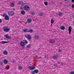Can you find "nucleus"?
<instances>
[{"instance_id":"1","label":"nucleus","mask_w":74,"mask_h":74,"mask_svg":"<svg viewBox=\"0 0 74 74\" xmlns=\"http://www.w3.org/2000/svg\"><path fill=\"white\" fill-rule=\"evenodd\" d=\"M28 43V42L26 40H24V42L21 41V42L20 44L21 46H22V47L23 48H24L25 47V44H27Z\"/></svg>"},{"instance_id":"2","label":"nucleus","mask_w":74,"mask_h":74,"mask_svg":"<svg viewBox=\"0 0 74 74\" xmlns=\"http://www.w3.org/2000/svg\"><path fill=\"white\" fill-rule=\"evenodd\" d=\"M3 30L4 32H8L10 31V29H9V28H8V27H4L3 28Z\"/></svg>"},{"instance_id":"3","label":"nucleus","mask_w":74,"mask_h":74,"mask_svg":"<svg viewBox=\"0 0 74 74\" xmlns=\"http://www.w3.org/2000/svg\"><path fill=\"white\" fill-rule=\"evenodd\" d=\"M24 9L25 11H28L29 9H30V7L28 5H25L24 7Z\"/></svg>"},{"instance_id":"4","label":"nucleus","mask_w":74,"mask_h":74,"mask_svg":"<svg viewBox=\"0 0 74 74\" xmlns=\"http://www.w3.org/2000/svg\"><path fill=\"white\" fill-rule=\"evenodd\" d=\"M3 16H5V19L6 21H8L9 19V17L8 16H7V14H3Z\"/></svg>"},{"instance_id":"5","label":"nucleus","mask_w":74,"mask_h":74,"mask_svg":"<svg viewBox=\"0 0 74 74\" xmlns=\"http://www.w3.org/2000/svg\"><path fill=\"white\" fill-rule=\"evenodd\" d=\"M14 12L13 11H9L8 12V14L10 16H12L14 15Z\"/></svg>"},{"instance_id":"6","label":"nucleus","mask_w":74,"mask_h":74,"mask_svg":"<svg viewBox=\"0 0 74 74\" xmlns=\"http://www.w3.org/2000/svg\"><path fill=\"white\" fill-rule=\"evenodd\" d=\"M4 36L5 38L7 39H11V38L10 36H8V34H6V35H5Z\"/></svg>"},{"instance_id":"7","label":"nucleus","mask_w":74,"mask_h":74,"mask_svg":"<svg viewBox=\"0 0 74 74\" xmlns=\"http://www.w3.org/2000/svg\"><path fill=\"white\" fill-rule=\"evenodd\" d=\"M39 71L38 69H35L34 70V71L33 72H32V74H35V73H36V74H37L38 73Z\"/></svg>"},{"instance_id":"8","label":"nucleus","mask_w":74,"mask_h":74,"mask_svg":"<svg viewBox=\"0 0 74 74\" xmlns=\"http://www.w3.org/2000/svg\"><path fill=\"white\" fill-rule=\"evenodd\" d=\"M27 21L28 23H32V19L30 18H28L27 19Z\"/></svg>"},{"instance_id":"9","label":"nucleus","mask_w":74,"mask_h":74,"mask_svg":"<svg viewBox=\"0 0 74 74\" xmlns=\"http://www.w3.org/2000/svg\"><path fill=\"white\" fill-rule=\"evenodd\" d=\"M25 37L28 39V40H31V38H32V37H31V36L29 35H25Z\"/></svg>"},{"instance_id":"10","label":"nucleus","mask_w":74,"mask_h":74,"mask_svg":"<svg viewBox=\"0 0 74 74\" xmlns=\"http://www.w3.org/2000/svg\"><path fill=\"white\" fill-rule=\"evenodd\" d=\"M29 69L30 70H34V69L36 68L35 67H32V66H30L28 67Z\"/></svg>"},{"instance_id":"11","label":"nucleus","mask_w":74,"mask_h":74,"mask_svg":"<svg viewBox=\"0 0 74 74\" xmlns=\"http://www.w3.org/2000/svg\"><path fill=\"white\" fill-rule=\"evenodd\" d=\"M72 29V28H71V26H70L69 27L68 30L69 32V34H71V32Z\"/></svg>"},{"instance_id":"12","label":"nucleus","mask_w":74,"mask_h":74,"mask_svg":"<svg viewBox=\"0 0 74 74\" xmlns=\"http://www.w3.org/2000/svg\"><path fill=\"white\" fill-rule=\"evenodd\" d=\"M3 62L4 63V64H7V63H8V60H7L6 59H4L3 60Z\"/></svg>"},{"instance_id":"13","label":"nucleus","mask_w":74,"mask_h":74,"mask_svg":"<svg viewBox=\"0 0 74 74\" xmlns=\"http://www.w3.org/2000/svg\"><path fill=\"white\" fill-rule=\"evenodd\" d=\"M55 40H54L51 39L50 40V42L51 44H53L55 42Z\"/></svg>"},{"instance_id":"14","label":"nucleus","mask_w":74,"mask_h":74,"mask_svg":"<svg viewBox=\"0 0 74 74\" xmlns=\"http://www.w3.org/2000/svg\"><path fill=\"white\" fill-rule=\"evenodd\" d=\"M3 53L4 55H7L8 54V51H3Z\"/></svg>"},{"instance_id":"15","label":"nucleus","mask_w":74,"mask_h":74,"mask_svg":"<svg viewBox=\"0 0 74 74\" xmlns=\"http://www.w3.org/2000/svg\"><path fill=\"white\" fill-rule=\"evenodd\" d=\"M23 2L22 1H20L18 2V5H22V4H23Z\"/></svg>"},{"instance_id":"16","label":"nucleus","mask_w":74,"mask_h":74,"mask_svg":"<svg viewBox=\"0 0 74 74\" xmlns=\"http://www.w3.org/2000/svg\"><path fill=\"white\" fill-rule=\"evenodd\" d=\"M60 28L61 30H64L65 29V27L64 26H61Z\"/></svg>"},{"instance_id":"17","label":"nucleus","mask_w":74,"mask_h":74,"mask_svg":"<svg viewBox=\"0 0 74 74\" xmlns=\"http://www.w3.org/2000/svg\"><path fill=\"white\" fill-rule=\"evenodd\" d=\"M58 56L56 55H54L53 56V59H57L58 58Z\"/></svg>"},{"instance_id":"18","label":"nucleus","mask_w":74,"mask_h":74,"mask_svg":"<svg viewBox=\"0 0 74 74\" xmlns=\"http://www.w3.org/2000/svg\"><path fill=\"white\" fill-rule=\"evenodd\" d=\"M38 15L40 16H42L43 15V13L42 12H40L39 13Z\"/></svg>"},{"instance_id":"19","label":"nucleus","mask_w":74,"mask_h":74,"mask_svg":"<svg viewBox=\"0 0 74 74\" xmlns=\"http://www.w3.org/2000/svg\"><path fill=\"white\" fill-rule=\"evenodd\" d=\"M23 32L25 33H27V32H28L27 29H24L23 30Z\"/></svg>"},{"instance_id":"20","label":"nucleus","mask_w":74,"mask_h":74,"mask_svg":"<svg viewBox=\"0 0 74 74\" xmlns=\"http://www.w3.org/2000/svg\"><path fill=\"white\" fill-rule=\"evenodd\" d=\"M21 13L22 15H24L25 14V12L23 10H22L21 11Z\"/></svg>"},{"instance_id":"21","label":"nucleus","mask_w":74,"mask_h":74,"mask_svg":"<svg viewBox=\"0 0 74 74\" xmlns=\"http://www.w3.org/2000/svg\"><path fill=\"white\" fill-rule=\"evenodd\" d=\"M10 5L11 7H14L15 5H14V3H12L10 4Z\"/></svg>"},{"instance_id":"22","label":"nucleus","mask_w":74,"mask_h":74,"mask_svg":"<svg viewBox=\"0 0 74 74\" xmlns=\"http://www.w3.org/2000/svg\"><path fill=\"white\" fill-rule=\"evenodd\" d=\"M33 30L32 29H30V30H29V31H28V32H29V33H32Z\"/></svg>"},{"instance_id":"23","label":"nucleus","mask_w":74,"mask_h":74,"mask_svg":"<svg viewBox=\"0 0 74 74\" xmlns=\"http://www.w3.org/2000/svg\"><path fill=\"white\" fill-rule=\"evenodd\" d=\"M58 15L60 16H62V13L60 12L58 13Z\"/></svg>"},{"instance_id":"24","label":"nucleus","mask_w":74,"mask_h":74,"mask_svg":"<svg viewBox=\"0 0 74 74\" xmlns=\"http://www.w3.org/2000/svg\"><path fill=\"white\" fill-rule=\"evenodd\" d=\"M31 47V45H27L26 48H29L30 47Z\"/></svg>"},{"instance_id":"25","label":"nucleus","mask_w":74,"mask_h":74,"mask_svg":"<svg viewBox=\"0 0 74 74\" xmlns=\"http://www.w3.org/2000/svg\"><path fill=\"white\" fill-rule=\"evenodd\" d=\"M5 43H8V42L3 41L2 42H1L2 44H5Z\"/></svg>"},{"instance_id":"26","label":"nucleus","mask_w":74,"mask_h":74,"mask_svg":"<svg viewBox=\"0 0 74 74\" xmlns=\"http://www.w3.org/2000/svg\"><path fill=\"white\" fill-rule=\"evenodd\" d=\"M19 70H22V67L19 66L18 67Z\"/></svg>"},{"instance_id":"27","label":"nucleus","mask_w":74,"mask_h":74,"mask_svg":"<svg viewBox=\"0 0 74 74\" xmlns=\"http://www.w3.org/2000/svg\"><path fill=\"white\" fill-rule=\"evenodd\" d=\"M31 15H34V14H35V13L34 12H31Z\"/></svg>"},{"instance_id":"28","label":"nucleus","mask_w":74,"mask_h":74,"mask_svg":"<svg viewBox=\"0 0 74 74\" xmlns=\"http://www.w3.org/2000/svg\"><path fill=\"white\" fill-rule=\"evenodd\" d=\"M35 38L36 39H38V36L37 35L35 36Z\"/></svg>"},{"instance_id":"29","label":"nucleus","mask_w":74,"mask_h":74,"mask_svg":"<svg viewBox=\"0 0 74 74\" xmlns=\"http://www.w3.org/2000/svg\"><path fill=\"white\" fill-rule=\"evenodd\" d=\"M53 19H52L51 20V23L53 24Z\"/></svg>"},{"instance_id":"30","label":"nucleus","mask_w":74,"mask_h":74,"mask_svg":"<svg viewBox=\"0 0 74 74\" xmlns=\"http://www.w3.org/2000/svg\"><path fill=\"white\" fill-rule=\"evenodd\" d=\"M44 4L45 5H48V2H45Z\"/></svg>"},{"instance_id":"31","label":"nucleus","mask_w":74,"mask_h":74,"mask_svg":"<svg viewBox=\"0 0 74 74\" xmlns=\"http://www.w3.org/2000/svg\"><path fill=\"white\" fill-rule=\"evenodd\" d=\"M70 74H74V71H72L70 72Z\"/></svg>"},{"instance_id":"32","label":"nucleus","mask_w":74,"mask_h":74,"mask_svg":"<svg viewBox=\"0 0 74 74\" xmlns=\"http://www.w3.org/2000/svg\"><path fill=\"white\" fill-rule=\"evenodd\" d=\"M9 67H7L5 68V70H8V69H9Z\"/></svg>"},{"instance_id":"33","label":"nucleus","mask_w":74,"mask_h":74,"mask_svg":"<svg viewBox=\"0 0 74 74\" xmlns=\"http://www.w3.org/2000/svg\"><path fill=\"white\" fill-rule=\"evenodd\" d=\"M0 63L1 65H2V64H3V62L1 61L0 62Z\"/></svg>"},{"instance_id":"34","label":"nucleus","mask_w":74,"mask_h":74,"mask_svg":"<svg viewBox=\"0 0 74 74\" xmlns=\"http://www.w3.org/2000/svg\"><path fill=\"white\" fill-rule=\"evenodd\" d=\"M2 20L1 19H0V23L2 22Z\"/></svg>"},{"instance_id":"35","label":"nucleus","mask_w":74,"mask_h":74,"mask_svg":"<svg viewBox=\"0 0 74 74\" xmlns=\"http://www.w3.org/2000/svg\"><path fill=\"white\" fill-rule=\"evenodd\" d=\"M54 66L55 67H57L58 65L56 64V65H54Z\"/></svg>"},{"instance_id":"36","label":"nucleus","mask_w":74,"mask_h":74,"mask_svg":"<svg viewBox=\"0 0 74 74\" xmlns=\"http://www.w3.org/2000/svg\"><path fill=\"white\" fill-rule=\"evenodd\" d=\"M12 62H13V63H15L16 62V61L14 60H13V61H12Z\"/></svg>"},{"instance_id":"37","label":"nucleus","mask_w":74,"mask_h":74,"mask_svg":"<svg viewBox=\"0 0 74 74\" xmlns=\"http://www.w3.org/2000/svg\"><path fill=\"white\" fill-rule=\"evenodd\" d=\"M58 52L60 53L61 52V50H58Z\"/></svg>"},{"instance_id":"38","label":"nucleus","mask_w":74,"mask_h":74,"mask_svg":"<svg viewBox=\"0 0 74 74\" xmlns=\"http://www.w3.org/2000/svg\"><path fill=\"white\" fill-rule=\"evenodd\" d=\"M72 1L73 3H74V0H72Z\"/></svg>"},{"instance_id":"39","label":"nucleus","mask_w":74,"mask_h":74,"mask_svg":"<svg viewBox=\"0 0 74 74\" xmlns=\"http://www.w3.org/2000/svg\"><path fill=\"white\" fill-rule=\"evenodd\" d=\"M44 57L45 58H47V55L45 56Z\"/></svg>"},{"instance_id":"40","label":"nucleus","mask_w":74,"mask_h":74,"mask_svg":"<svg viewBox=\"0 0 74 74\" xmlns=\"http://www.w3.org/2000/svg\"><path fill=\"white\" fill-rule=\"evenodd\" d=\"M19 22H20V23H21L22 22H21V21H19Z\"/></svg>"},{"instance_id":"41","label":"nucleus","mask_w":74,"mask_h":74,"mask_svg":"<svg viewBox=\"0 0 74 74\" xmlns=\"http://www.w3.org/2000/svg\"><path fill=\"white\" fill-rule=\"evenodd\" d=\"M72 6L73 7H74V5L73 4L72 5Z\"/></svg>"},{"instance_id":"42","label":"nucleus","mask_w":74,"mask_h":74,"mask_svg":"<svg viewBox=\"0 0 74 74\" xmlns=\"http://www.w3.org/2000/svg\"><path fill=\"white\" fill-rule=\"evenodd\" d=\"M36 57H38V56H37V55H36Z\"/></svg>"},{"instance_id":"43","label":"nucleus","mask_w":74,"mask_h":74,"mask_svg":"<svg viewBox=\"0 0 74 74\" xmlns=\"http://www.w3.org/2000/svg\"><path fill=\"white\" fill-rule=\"evenodd\" d=\"M58 64H60V62H58Z\"/></svg>"},{"instance_id":"44","label":"nucleus","mask_w":74,"mask_h":74,"mask_svg":"<svg viewBox=\"0 0 74 74\" xmlns=\"http://www.w3.org/2000/svg\"><path fill=\"white\" fill-rule=\"evenodd\" d=\"M64 0V1H67V0Z\"/></svg>"},{"instance_id":"45","label":"nucleus","mask_w":74,"mask_h":74,"mask_svg":"<svg viewBox=\"0 0 74 74\" xmlns=\"http://www.w3.org/2000/svg\"><path fill=\"white\" fill-rule=\"evenodd\" d=\"M15 10V9H13V10Z\"/></svg>"},{"instance_id":"46","label":"nucleus","mask_w":74,"mask_h":74,"mask_svg":"<svg viewBox=\"0 0 74 74\" xmlns=\"http://www.w3.org/2000/svg\"><path fill=\"white\" fill-rule=\"evenodd\" d=\"M73 18H74V15H73Z\"/></svg>"}]
</instances>
